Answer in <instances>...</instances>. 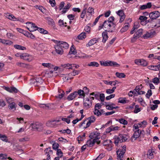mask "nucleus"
Here are the masks:
<instances>
[{"instance_id":"obj_21","label":"nucleus","mask_w":160,"mask_h":160,"mask_svg":"<svg viewBox=\"0 0 160 160\" xmlns=\"http://www.w3.org/2000/svg\"><path fill=\"white\" fill-rule=\"evenodd\" d=\"M16 104L14 102H12L9 104L8 107L9 109L15 111L16 110Z\"/></svg>"},{"instance_id":"obj_16","label":"nucleus","mask_w":160,"mask_h":160,"mask_svg":"<svg viewBox=\"0 0 160 160\" xmlns=\"http://www.w3.org/2000/svg\"><path fill=\"white\" fill-rule=\"evenodd\" d=\"M35 48L38 50H42L43 49L44 45L42 43L39 42L35 43L34 44Z\"/></svg>"},{"instance_id":"obj_7","label":"nucleus","mask_w":160,"mask_h":160,"mask_svg":"<svg viewBox=\"0 0 160 160\" xmlns=\"http://www.w3.org/2000/svg\"><path fill=\"white\" fill-rule=\"evenodd\" d=\"M32 128L35 130L40 132L43 129L42 125L39 124L38 122L32 123Z\"/></svg>"},{"instance_id":"obj_38","label":"nucleus","mask_w":160,"mask_h":160,"mask_svg":"<svg viewBox=\"0 0 160 160\" xmlns=\"http://www.w3.org/2000/svg\"><path fill=\"white\" fill-rule=\"evenodd\" d=\"M27 24L28 23L30 24V25L32 28L33 29H35V30L36 31V30H38V27L37 26L35 25V24L34 23H32L29 22H28L26 23Z\"/></svg>"},{"instance_id":"obj_44","label":"nucleus","mask_w":160,"mask_h":160,"mask_svg":"<svg viewBox=\"0 0 160 160\" xmlns=\"http://www.w3.org/2000/svg\"><path fill=\"white\" fill-rule=\"evenodd\" d=\"M118 102L122 103H125L126 102V98H118Z\"/></svg>"},{"instance_id":"obj_12","label":"nucleus","mask_w":160,"mask_h":160,"mask_svg":"<svg viewBox=\"0 0 160 160\" xmlns=\"http://www.w3.org/2000/svg\"><path fill=\"white\" fill-rule=\"evenodd\" d=\"M148 26L149 28H153L155 27H157V22L155 21V20L151 19L148 21Z\"/></svg>"},{"instance_id":"obj_40","label":"nucleus","mask_w":160,"mask_h":160,"mask_svg":"<svg viewBox=\"0 0 160 160\" xmlns=\"http://www.w3.org/2000/svg\"><path fill=\"white\" fill-rule=\"evenodd\" d=\"M110 66H113L114 67H119L120 66L119 64H118L117 62H113L112 61H110Z\"/></svg>"},{"instance_id":"obj_8","label":"nucleus","mask_w":160,"mask_h":160,"mask_svg":"<svg viewBox=\"0 0 160 160\" xmlns=\"http://www.w3.org/2000/svg\"><path fill=\"white\" fill-rule=\"evenodd\" d=\"M160 16V13L157 11L153 12L149 14V16L150 19L152 20H157V18Z\"/></svg>"},{"instance_id":"obj_23","label":"nucleus","mask_w":160,"mask_h":160,"mask_svg":"<svg viewBox=\"0 0 160 160\" xmlns=\"http://www.w3.org/2000/svg\"><path fill=\"white\" fill-rule=\"evenodd\" d=\"M77 52L76 50H75L74 45H72L71 47L70 51L69 52L68 55L70 54H73L75 55L76 54Z\"/></svg>"},{"instance_id":"obj_36","label":"nucleus","mask_w":160,"mask_h":160,"mask_svg":"<svg viewBox=\"0 0 160 160\" xmlns=\"http://www.w3.org/2000/svg\"><path fill=\"white\" fill-rule=\"evenodd\" d=\"M0 138L3 141H4L6 142H7L8 141L7 137L4 135H2L0 134Z\"/></svg>"},{"instance_id":"obj_5","label":"nucleus","mask_w":160,"mask_h":160,"mask_svg":"<svg viewBox=\"0 0 160 160\" xmlns=\"http://www.w3.org/2000/svg\"><path fill=\"white\" fill-rule=\"evenodd\" d=\"M92 105V101L89 98H86L83 99V106L87 108L91 107Z\"/></svg>"},{"instance_id":"obj_26","label":"nucleus","mask_w":160,"mask_h":160,"mask_svg":"<svg viewBox=\"0 0 160 160\" xmlns=\"http://www.w3.org/2000/svg\"><path fill=\"white\" fill-rule=\"evenodd\" d=\"M53 71L52 70H49L46 71L45 73V76L47 77H51L53 76Z\"/></svg>"},{"instance_id":"obj_53","label":"nucleus","mask_w":160,"mask_h":160,"mask_svg":"<svg viewBox=\"0 0 160 160\" xmlns=\"http://www.w3.org/2000/svg\"><path fill=\"white\" fill-rule=\"evenodd\" d=\"M119 122L124 125H127L128 123V122L126 120L122 118L119 119Z\"/></svg>"},{"instance_id":"obj_32","label":"nucleus","mask_w":160,"mask_h":160,"mask_svg":"<svg viewBox=\"0 0 160 160\" xmlns=\"http://www.w3.org/2000/svg\"><path fill=\"white\" fill-rule=\"evenodd\" d=\"M14 47L15 48L17 49L25 50H26V48L25 47L18 45H15Z\"/></svg>"},{"instance_id":"obj_1","label":"nucleus","mask_w":160,"mask_h":160,"mask_svg":"<svg viewBox=\"0 0 160 160\" xmlns=\"http://www.w3.org/2000/svg\"><path fill=\"white\" fill-rule=\"evenodd\" d=\"M103 26L104 28L106 29L105 30L106 31L112 32L115 30L116 25L105 20L103 22Z\"/></svg>"},{"instance_id":"obj_19","label":"nucleus","mask_w":160,"mask_h":160,"mask_svg":"<svg viewBox=\"0 0 160 160\" xmlns=\"http://www.w3.org/2000/svg\"><path fill=\"white\" fill-rule=\"evenodd\" d=\"M76 96V91H75L71 93L67 98V99L69 101L72 100L74 99Z\"/></svg>"},{"instance_id":"obj_24","label":"nucleus","mask_w":160,"mask_h":160,"mask_svg":"<svg viewBox=\"0 0 160 160\" xmlns=\"http://www.w3.org/2000/svg\"><path fill=\"white\" fill-rule=\"evenodd\" d=\"M143 33V30L142 29H138L136 32L134 33L135 35H136L138 38H139L141 36Z\"/></svg>"},{"instance_id":"obj_59","label":"nucleus","mask_w":160,"mask_h":160,"mask_svg":"<svg viewBox=\"0 0 160 160\" xmlns=\"http://www.w3.org/2000/svg\"><path fill=\"white\" fill-rule=\"evenodd\" d=\"M99 138H98L97 136L95 137L92 140L95 143L97 142L98 144H99L100 142L99 140Z\"/></svg>"},{"instance_id":"obj_33","label":"nucleus","mask_w":160,"mask_h":160,"mask_svg":"<svg viewBox=\"0 0 160 160\" xmlns=\"http://www.w3.org/2000/svg\"><path fill=\"white\" fill-rule=\"evenodd\" d=\"M112 142L111 140H106L104 141L103 144L104 146H110L111 147V143H112Z\"/></svg>"},{"instance_id":"obj_45","label":"nucleus","mask_w":160,"mask_h":160,"mask_svg":"<svg viewBox=\"0 0 160 160\" xmlns=\"http://www.w3.org/2000/svg\"><path fill=\"white\" fill-rule=\"evenodd\" d=\"M152 152V150H150L148 151L147 155L148 158L150 159H152L153 157Z\"/></svg>"},{"instance_id":"obj_50","label":"nucleus","mask_w":160,"mask_h":160,"mask_svg":"<svg viewBox=\"0 0 160 160\" xmlns=\"http://www.w3.org/2000/svg\"><path fill=\"white\" fill-rule=\"evenodd\" d=\"M141 110L140 108H139V106L138 105H137L135 106V108L134 110V113H138L139 112H140Z\"/></svg>"},{"instance_id":"obj_41","label":"nucleus","mask_w":160,"mask_h":160,"mask_svg":"<svg viewBox=\"0 0 160 160\" xmlns=\"http://www.w3.org/2000/svg\"><path fill=\"white\" fill-rule=\"evenodd\" d=\"M42 65L45 67L50 68H53L54 67L53 65L50 63H42Z\"/></svg>"},{"instance_id":"obj_25","label":"nucleus","mask_w":160,"mask_h":160,"mask_svg":"<svg viewBox=\"0 0 160 160\" xmlns=\"http://www.w3.org/2000/svg\"><path fill=\"white\" fill-rule=\"evenodd\" d=\"M58 92L59 93L57 95L56 97L59 98H62L64 96V92L63 91L60 89L58 90Z\"/></svg>"},{"instance_id":"obj_64","label":"nucleus","mask_w":160,"mask_h":160,"mask_svg":"<svg viewBox=\"0 0 160 160\" xmlns=\"http://www.w3.org/2000/svg\"><path fill=\"white\" fill-rule=\"evenodd\" d=\"M152 82L154 83L158 84L159 82V79L158 78H155L152 79Z\"/></svg>"},{"instance_id":"obj_35","label":"nucleus","mask_w":160,"mask_h":160,"mask_svg":"<svg viewBox=\"0 0 160 160\" xmlns=\"http://www.w3.org/2000/svg\"><path fill=\"white\" fill-rule=\"evenodd\" d=\"M110 61H100V63L102 65H103L105 66H110Z\"/></svg>"},{"instance_id":"obj_63","label":"nucleus","mask_w":160,"mask_h":160,"mask_svg":"<svg viewBox=\"0 0 160 160\" xmlns=\"http://www.w3.org/2000/svg\"><path fill=\"white\" fill-rule=\"evenodd\" d=\"M45 152V153H46L48 154V153H49V154L50 153H52V150H51V148L49 147L47 148H46L45 150L44 151Z\"/></svg>"},{"instance_id":"obj_13","label":"nucleus","mask_w":160,"mask_h":160,"mask_svg":"<svg viewBox=\"0 0 160 160\" xmlns=\"http://www.w3.org/2000/svg\"><path fill=\"white\" fill-rule=\"evenodd\" d=\"M54 48L58 54L62 55L63 53V51L62 48L58 44H57V45H55Z\"/></svg>"},{"instance_id":"obj_54","label":"nucleus","mask_w":160,"mask_h":160,"mask_svg":"<svg viewBox=\"0 0 160 160\" xmlns=\"http://www.w3.org/2000/svg\"><path fill=\"white\" fill-rule=\"evenodd\" d=\"M4 44H5L7 45H12L13 42H12L11 41L8 40H4Z\"/></svg>"},{"instance_id":"obj_18","label":"nucleus","mask_w":160,"mask_h":160,"mask_svg":"<svg viewBox=\"0 0 160 160\" xmlns=\"http://www.w3.org/2000/svg\"><path fill=\"white\" fill-rule=\"evenodd\" d=\"M89 119V121L87 122L86 124V127H85V128H86L89 127L92 123L95 120V118L94 116H91V117L88 118Z\"/></svg>"},{"instance_id":"obj_34","label":"nucleus","mask_w":160,"mask_h":160,"mask_svg":"<svg viewBox=\"0 0 160 160\" xmlns=\"http://www.w3.org/2000/svg\"><path fill=\"white\" fill-rule=\"evenodd\" d=\"M93 112L95 115H97L98 116H101L102 114V112H100V111L97 108H95Z\"/></svg>"},{"instance_id":"obj_57","label":"nucleus","mask_w":160,"mask_h":160,"mask_svg":"<svg viewBox=\"0 0 160 160\" xmlns=\"http://www.w3.org/2000/svg\"><path fill=\"white\" fill-rule=\"evenodd\" d=\"M7 16H8V18L10 20H13L14 19H15V17L12 15L10 14L9 13H8Z\"/></svg>"},{"instance_id":"obj_27","label":"nucleus","mask_w":160,"mask_h":160,"mask_svg":"<svg viewBox=\"0 0 160 160\" xmlns=\"http://www.w3.org/2000/svg\"><path fill=\"white\" fill-rule=\"evenodd\" d=\"M49 104H40L39 105V107L40 108H43L44 109H46V110H48L49 109Z\"/></svg>"},{"instance_id":"obj_30","label":"nucleus","mask_w":160,"mask_h":160,"mask_svg":"<svg viewBox=\"0 0 160 160\" xmlns=\"http://www.w3.org/2000/svg\"><path fill=\"white\" fill-rule=\"evenodd\" d=\"M99 64L97 62H91L88 64V66L90 67H98Z\"/></svg>"},{"instance_id":"obj_14","label":"nucleus","mask_w":160,"mask_h":160,"mask_svg":"<svg viewBox=\"0 0 160 160\" xmlns=\"http://www.w3.org/2000/svg\"><path fill=\"white\" fill-rule=\"evenodd\" d=\"M126 151V149H125V148L123 149L120 151L119 150H118L117 151V158H122L123 157V156L124 155Z\"/></svg>"},{"instance_id":"obj_48","label":"nucleus","mask_w":160,"mask_h":160,"mask_svg":"<svg viewBox=\"0 0 160 160\" xmlns=\"http://www.w3.org/2000/svg\"><path fill=\"white\" fill-rule=\"evenodd\" d=\"M148 18L144 16H140L139 19L141 21V22H144L147 20Z\"/></svg>"},{"instance_id":"obj_52","label":"nucleus","mask_w":160,"mask_h":160,"mask_svg":"<svg viewBox=\"0 0 160 160\" xmlns=\"http://www.w3.org/2000/svg\"><path fill=\"white\" fill-rule=\"evenodd\" d=\"M59 147V144L57 142H54L52 144V148L53 149L56 150L58 149Z\"/></svg>"},{"instance_id":"obj_20","label":"nucleus","mask_w":160,"mask_h":160,"mask_svg":"<svg viewBox=\"0 0 160 160\" xmlns=\"http://www.w3.org/2000/svg\"><path fill=\"white\" fill-rule=\"evenodd\" d=\"M102 36L103 38L102 42L105 43L106 42L108 38L107 32H103L102 33Z\"/></svg>"},{"instance_id":"obj_37","label":"nucleus","mask_w":160,"mask_h":160,"mask_svg":"<svg viewBox=\"0 0 160 160\" xmlns=\"http://www.w3.org/2000/svg\"><path fill=\"white\" fill-rule=\"evenodd\" d=\"M116 75L118 78H125L126 75L123 73H119L118 72H117L116 73Z\"/></svg>"},{"instance_id":"obj_10","label":"nucleus","mask_w":160,"mask_h":160,"mask_svg":"<svg viewBox=\"0 0 160 160\" xmlns=\"http://www.w3.org/2000/svg\"><path fill=\"white\" fill-rule=\"evenodd\" d=\"M135 63L138 65H141L142 66H146L148 64L147 62L145 60L142 59H136L135 60Z\"/></svg>"},{"instance_id":"obj_9","label":"nucleus","mask_w":160,"mask_h":160,"mask_svg":"<svg viewBox=\"0 0 160 160\" xmlns=\"http://www.w3.org/2000/svg\"><path fill=\"white\" fill-rule=\"evenodd\" d=\"M60 121L59 120H50L48 121L46 123V125L49 127H55L57 124V122H58Z\"/></svg>"},{"instance_id":"obj_28","label":"nucleus","mask_w":160,"mask_h":160,"mask_svg":"<svg viewBox=\"0 0 160 160\" xmlns=\"http://www.w3.org/2000/svg\"><path fill=\"white\" fill-rule=\"evenodd\" d=\"M116 88V87H114L112 89H108L106 90V93L108 94L112 93L115 91Z\"/></svg>"},{"instance_id":"obj_60","label":"nucleus","mask_w":160,"mask_h":160,"mask_svg":"<svg viewBox=\"0 0 160 160\" xmlns=\"http://www.w3.org/2000/svg\"><path fill=\"white\" fill-rule=\"evenodd\" d=\"M49 3L52 7H54L56 5V2L55 0H49Z\"/></svg>"},{"instance_id":"obj_62","label":"nucleus","mask_w":160,"mask_h":160,"mask_svg":"<svg viewBox=\"0 0 160 160\" xmlns=\"http://www.w3.org/2000/svg\"><path fill=\"white\" fill-rule=\"evenodd\" d=\"M57 155L59 156L60 157L62 156V153L60 149H58L57 150Z\"/></svg>"},{"instance_id":"obj_58","label":"nucleus","mask_w":160,"mask_h":160,"mask_svg":"<svg viewBox=\"0 0 160 160\" xmlns=\"http://www.w3.org/2000/svg\"><path fill=\"white\" fill-rule=\"evenodd\" d=\"M105 156V154L104 153H102L100 154L95 160H100L102 158L104 157Z\"/></svg>"},{"instance_id":"obj_22","label":"nucleus","mask_w":160,"mask_h":160,"mask_svg":"<svg viewBox=\"0 0 160 160\" xmlns=\"http://www.w3.org/2000/svg\"><path fill=\"white\" fill-rule=\"evenodd\" d=\"M160 65H150L148 66V68L151 70L154 71H158L159 70Z\"/></svg>"},{"instance_id":"obj_51","label":"nucleus","mask_w":160,"mask_h":160,"mask_svg":"<svg viewBox=\"0 0 160 160\" xmlns=\"http://www.w3.org/2000/svg\"><path fill=\"white\" fill-rule=\"evenodd\" d=\"M7 158V155L5 154H0V159L1 160L6 159Z\"/></svg>"},{"instance_id":"obj_2","label":"nucleus","mask_w":160,"mask_h":160,"mask_svg":"<svg viewBox=\"0 0 160 160\" xmlns=\"http://www.w3.org/2000/svg\"><path fill=\"white\" fill-rule=\"evenodd\" d=\"M114 139H115L114 143L116 146L118 145L119 143L126 141L127 139L126 135L122 134H120L118 136H115Z\"/></svg>"},{"instance_id":"obj_43","label":"nucleus","mask_w":160,"mask_h":160,"mask_svg":"<svg viewBox=\"0 0 160 160\" xmlns=\"http://www.w3.org/2000/svg\"><path fill=\"white\" fill-rule=\"evenodd\" d=\"M152 34L151 33H149L147 32L145 34L143 35V38L144 39H147L148 38L150 37L152 35Z\"/></svg>"},{"instance_id":"obj_6","label":"nucleus","mask_w":160,"mask_h":160,"mask_svg":"<svg viewBox=\"0 0 160 160\" xmlns=\"http://www.w3.org/2000/svg\"><path fill=\"white\" fill-rule=\"evenodd\" d=\"M53 40L55 43L58 44L62 48L67 49L69 45L66 42L63 41H58L55 40Z\"/></svg>"},{"instance_id":"obj_56","label":"nucleus","mask_w":160,"mask_h":160,"mask_svg":"<svg viewBox=\"0 0 160 160\" xmlns=\"http://www.w3.org/2000/svg\"><path fill=\"white\" fill-rule=\"evenodd\" d=\"M100 99L102 102H104L105 100V95L103 93L100 94L99 95Z\"/></svg>"},{"instance_id":"obj_42","label":"nucleus","mask_w":160,"mask_h":160,"mask_svg":"<svg viewBox=\"0 0 160 160\" xmlns=\"http://www.w3.org/2000/svg\"><path fill=\"white\" fill-rule=\"evenodd\" d=\"M76 93L77 96L78 95H79L80 96H83V97L85 96L84 91H83V90H82L80 89L78 90V92L76 91Z\"/></svg>"},{"instance_id":"obj_39","label":"nucleus","mask_w":160,"mask_h":160,"mask_svg":"<svg viewBox=\"0 0 160 160\" xmlns=\"http://www.w3.org/2000/svg\"><path fill=\"white\" fill-rule=\"evenodd\" d=\"M38 30L42 34H47L48 33V32L47 31L45 30L44 29L40 28H38Z\"/></svg>"},{"instance_id":"obj_17","label":"nucleus","mask_w":160,"mask_h":160,"mask_svg":"<svg viewBox=\"0 0 160 160\" xmlns=\"http://www.w3.org/2000/svg\"><path fill=\"white\" fill-rule=\"evenodd\" d=\"M152 6V3L151 2H149L146 4L141 5L140 7V9L141 10H143L147 8H150Z\"/></svg>"},{"instance_id":"obj_49","label":"nucleus","mask_w":160,"mask_h":160,"mask_svg":"<svg viewBox=\"0 0 160 160\" xmlns=\"http://www.w3.org/2000/svg\"><path fill=\"white\" fill-rule=\"evenodd\" d=\"M95 143L93 141H88L87 144V146L89 147L92 146Z\"/></svg>"},{"instance_id":"obj_29","label":"nucleus","mask_w":160,"mask_h":160,"mask_svg":"<svg viewBox=\"0 0 160 160\" xmlns=\"http://www.w3.org/2000/svg\"><path fill=\"white\" fill-rule=\"evenodd\" d=\"M79 72V71L74 70H73L72 72L69 73L68 75L69 76H74L76 75H78Z\"/></svg>"},{"instance_id":"obj_55","label":"nucleus","mask_w":160,"mask_h":160,"mask_svg":"<svg viewBox=\"0 0 160 160\" xmlns=\"http://www.w3.org/2000/svg\"><path fill=\"white\" fill-rule=\"evenodd\" d=\"M152 95V91L151 90H149L147 93L146 95V98H150V97Z\"/></svg>"},{"instance_id":"obj_31","label":"nucleus","mask_w":160,"mask_h":160,"mask_svg":"<svg viewBox=\"0 0 160 160\" xmlns=\"http://www.w3.org/2000/svg\"><path fill=\"white\" fill-rule=\"evenodd\" d=\"M86 37V33L85 32H82L80 33L78 36V38L79 39H82Z\"/></svg>"},{"instance_id":"obj_15","label":"nucleus","mask_w":160,"mask_h":160,"mask_svg":"<svg viewBox=\"0 0 160 160\" xmlns=\"http://www.w3.org/2000/svg\"><path fill=\"white\" fill-rule=\"evenodd\" d=\"M99 38H93L90 40L88 43L86 45L87 47L91 46L95 43H96L98 41Z\"/></svg>"},{"instance_id":"obj_46","label":"nucleus","mask_w":160,"mask_h":160,"mask_svg":"<svg viewBox=\"0 0 160 160\" xmlns=\"http://www.w3.org/2000/svg\"><path fill=\"white\" fill-rule=\"evenodd\" d=\"M116 13L120 17L125 15L124 12L122 10H119L116 12Z\"/></svg>"},{"instance_id":"obj_11","label":"nucleus","mask_w":160,"mask_h":160,"mask_svg":"<svg viewBox=\"0 0 160 160\" xmlns=\"http://www.w3.org/2000/svg\"><path fill=\"white\" fill-rule=\"evenodd\" d=\"M20 57L21 59L28 62L31 61L32 60V57L28 54L26 53L21 54Z\"/></svg>"},{"instance_id":"obj_3","label":"nucleus","mask_w":160,"mask_h":160,"mask_svg":"<svg viewBox=\"0 0 160 160\" xmlns=\"http://www.w3.org/2000/svg\"><path fill=\"white\" fill-rule=\"evenodd\" d=\"M144 132L143 130L142 131L140 130V129H138L135 131L134 133L133 134L131 138V141L133 142L136 140L140 136V134H142V132Z\"/></svg>"},{"instance_id":"obj_61","label":"nucleus","mask_w":160,"mask_h":160,"mask_svg":"<svg viewBox=\"0 0 160 160\" xmlns=\"http://www.w3.org/2000/svg\"><path fill=\"white\" fill-rule=\"evenodd\" d=\"M115 94H111L110 95L106 97V99L107 100H108L111 98H114L115 97Z\"/></svg>"},{"instance_id":"obj_47","label":"nucleus","mask_w":160,"mask_h":160,"mask_svg":"<svg viewBox=\"0 0 160 160\" xmlns=\"http://www.w3.org/2000/svg\"><path fill=\"white\" fill-rule=\"evenodd\" d=\"M128 25H126L124 27L122 28L121 29L120 32L121 33H123L126 32L128 29Z\"/></svg>"},{"instance_id":"obj_4","label":"nucleus","mask_w":160,"mask_h":160,"mask_svg":"<svg viewBox=\"0 0 160 160\" xmlns=\"http://www.w3.org/2000/svg\"><path fill=\"white\" fill-rule=\"evenodd\" d=\"M43 82V80L41 77H38L32 80L31 83L33 84L35 86H38L41 85Z\"/></svg>"}]
</instances>
